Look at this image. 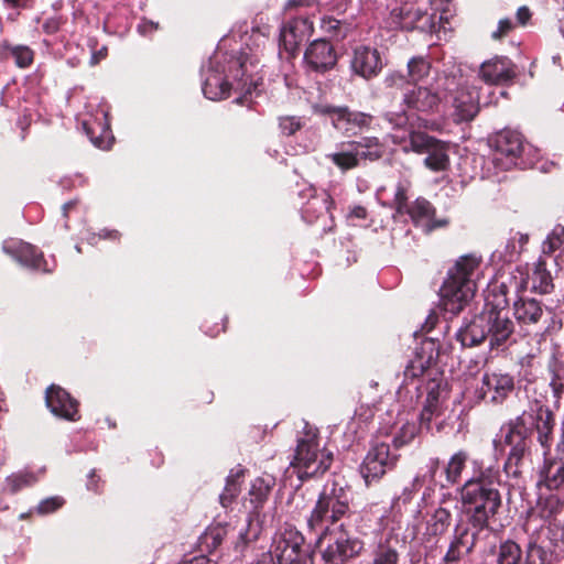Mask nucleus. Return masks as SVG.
Listing matches in <instances>:
<instances>
[{
	"label": "nucleus",
	"mask_w": 564,
	"mask_h": 564,
	"mask_svg": "<svg viewBox=\"0 0 564 564\" xmlns=\"http://www.w3.org/2000/svg\"><path fill=\"white\" fill-rule=\"evenodd\" d=\"M333 460V453L319 447L318 435L307 432L297 440L291 466L297 477L304 481L324 475L330 468Z\"/></svg>",
	"instance_id": "nucleus-5"
},
{
	"label": "nucleus",
	"mask_w": 564,
	"mask_h": 564,
	"mask_svg": "<svg viewBox=\"0 0 564 564\" xmlns=\"http://www.w3.org/2000/svg\"><path fill=\"white\" fill-rule=\"evenodd\" d=\"M419 397L425 392L424 402L436 403L442 405L447 397V381L442 372L435 371L423 384L415 387Z\"/></svg>",
	"instance_id": "nucleus-31"
},
{
	"label": "nucleus",
	"mask_w": 564,
	"mask_h": 564,
	"mask_svg": "<svg viewBox=\"0 0 564 564\" xmlns=\"http://www.w3.org/2000/svg\"><path fill=\"white\" fill-rule=\"evenodd\" d=\"M383 84H384L386 88L393 89V90H404V93L406 91V89H410V87L412 86L408 76L400 72L389 73L386 76Z\"/></svg>",
	"instance_id": "nucleus-51"
},
{
	"label": "nucleus",
	"mask_w": 564,
	"mask_h": 564,
	"mask_svg": "<svg viewBox=\"0 0 564 564\" xmlns=\"http://www.w3.org/2000/svg\"><path fill=\"white\" fill-rule=\"evenodd\" d=\"M66 22L67 19L62 14L50 17L43 22L42 30L45 34L53 35L56 34Z\"/></svg>",
	"instance_id": "nucleus-57"
},
{
	"label": "nucleus",
	"mask_w": 564,
	"mask_h": 564,
	"mask_svg": "<svg viewBox=\"0 0 564 564\" xmlns=\"http://www.w3.org/2000/svg\"><path fill=\"white\" fill-rule=\"evenodd\" d=\"M481 262L480 256L464 254L448 270L440 289L441 306L445 312L457 315L474 297L477 289L475 276Z\"/></svg>",
	"instance_id": "nucleus-4"
},
{
	"label": "nucleus",
	"mask_w": 564,
	"mask_h": 564,
	"mask_svg": "<svg viewBox=\"0 0 564 564\" xmlns=\"http://www.w3.org/2000/svg\"><path fill=\"white\" fill-rule=\"evenodd\" d=\"M338 54L333 43L326 39L312 41L305 48L303 66L307 73L325 75L335 69Z\"/></svg>",
	"instance_id": "nucleus-17"
},
{
	"label": "nucleus",
	"mask_w": 564,
	"mask_h": 564,
	"mask_svg": "<svg viewBox=\"0 0 564 564\" xmlns=\"http://www.w3.org/2000/svg\"><path fill=\"white\" fill-rule=\"evenodd\" d=\"M551 387L556 399H561L564 392V368L554 371L551 379Z\"/></svg>",
	"instance_id": "nucleus-62"
},
{
	"label": "nucleus",
	"mask_w": 564,
	"mask_h": 564,
	"mask_svg": "<svg viewBox=\"0 0 564 564\" xmlns=\"http://www.w3.org/2000/svg\"><path fill=\"white\" fill-rule=\"evenodd\" d=\"M36 482V477L32 473H15L6 478V488L12 495L20 490L31 487Z\"/></svg>",
	"instance_id": "nucleus-44"
},
{
	"label": "nucleus",
	"mask_w": 564,
	"mask_h": 564,
	"mask_svg": "<svg viewBox=\"0 0 564 564\" xmlns=\"http://www.w3.org/2000/svg\"><path fill=\"white\" fill-rule=\"evenodd\" d=\"M532 291L539 294H550L554 290L553 279L545 262L540 261L531 275Z\"/></svg>",
	"instance_id": "nucleus-38"
},
{
	"label": "nucleus",
	"mask_w": 564,
	"mask_h": 564,
	"mask_svg": "<svg viewBox=\"0 0 564 564\" xmlns=\"http://www.w3.org/2000/svg\"><path fill=\"white\" fill-rule=\"evenodd\" d=\"M384 152L382 143L377 137H361L358 140L343 141L338 151L329 153L326 158L341 172L360 166L362 160L377 161Z\"/></svg>",
	"instance_id": "nucleus-8"
},
{
	"label": "nucleus",
	"mask_w": 564,
	"mask_h": 564,
	"mask_svg": "<svg viewBox=\"0 0 564 564\" xmlns=\"http://www.w3.org/2000/svg\"><path fill=\"white\" fill-rule=\"evenodd\" d=\"M324 33L336 40H344L348 33V24L333 17H324L321 22Z\"/></svg>",
	"instance_id": "nucleus-45"
},
{
	"label": "nucleus",
	"mask_w": 564,
	"mask_h": 564,
	"mask_svg": "<svg viewBox=\"0 0 564 564\" xmlns=\"http://www.w3.org/2000/svg\"><path fill=\"white\" fill-rule=\"evenodd\" d=\"M547 531L551 534L550 540L556 545L558 542L564 541V524L555 519L549 521Z\"/></svg>",
	"instance_id": "nucleus-61"
},
{
	"label": "nucleus",
	"mask_w": 564,
	"mask_h": 564,
	"mask_svg": "<svg viewBox=\"0 0 564 564\" xmlns=\"http://www.w3.org/2000/svg\"><path fill=\"white\" fill-rule=\"evenodd\" d=\"M516 379L501 370L485 372L481 384L476 389V398L486 404H502L514 391Z\"/></svg>",
	"instance_id": "nucleus-13"
},
{
	"label": "nucleus",
	"mask_w": 564,
	"mask_h": 564,
	"mask_svg": "<svg viewBox=\"0 0 564 564\" xmlns=\"http://www.w3.org/2000/svg\"><path fill=\"white\" fill-rule=\"evenodd\" d=\"M400 557L398 539L388 535L381 539L372 550L370 564H399Z\"/></svg>",
	"instance_id": "nucleus-34"
},
{
	"label": "nucleus",
	"mask_w": 564,
	"mask_h": 564,
	"mask_svg": "<svg viewBox=\"0 0 564 564\" xmlns=\"http://www.w3.org/2000/svg\"><path fill=\"white\" fill-rule=\"evenodd\" d=\"M318 4L319 0H286L283 6V12L285 14H291L292 12H297L302 9L318 7Z\"/></svg>",
	"instance_id": "nucleus-56"
},
{
	"label": "nucleus",
	"mask_w": 564,
	"mask_h": 564,
	"mask_svg": "<svg viewBox=\"0 0 564 564\" xmlns=\"http://www.w3.org/2000/svg\"><path fill=\"white\" fill-rule=\"evenodd\" d=\"M373 116L368 112L352 110L348 106H343L341 113L335 118L334 128L340 131L345 137L357 135L359 131L370 129Z\"/></svg>",
	"instance_id": "nucleus-26"
},
{
	"label": "nucleus",
	"mask_w": 564,
	"mask_h": 564,
	"mask_svg": "<svg viewBox=\"0 0 564 564\" xmlns=\"http://www.w3.org/2000/svg\"><path fill=\"white\" fill-rule=\"evenodd\" d=\"M432 65L427 57L413 56L408 62V78L411 85H417V83L424 80L431 72Z\"/></svg>",
	"instance_id": "nucleus-43"
},
{
	"label": "nucleus",
	"mask_w": 564,
	"mask_h": 564,
	"mask_svg": "<svg viewBox=\"0 0 564 564\" xmlns=\"http://www.w3.org/2000/svg\"><path fill=\"white\" fill-rule=\"evenodd\" d=\"M383 66L381 53L376 47L358 45L351 52L349 69L355 76L371 80L380 75Z\"/></svg>",
	"instance_id": "nucleus-18"
},
{
	"label": "nucleus",
	"mask_w": 564,
	"mask_h": 564,
	"mask_svg": "<svg viewBox=\"0 0 564 564\" xmlns=\"http://www.w3.org/2000/svg\"><path fill=\"white\" fill-rule=\"evenodd\" d=\"M393 204L397 213L401 215L404 214L410 206V203L408 202L406 187L401 183L397 185Z\"/></svg>",
	"instance_id": "nucleus-55"
},
{
	"label": "nucleus",
	"mask_w": 564,
	"mask_h": 564,
	"mask_svg": "<svg viewBox=\"0 0 564 564\" xmlns=\"http://www.w3.org/2000/svg\"><path fill=\"white\" fill-rule=\"evenodd\" d=\"M508 291L509 289L505 283L496 285L495 289L492 290L495 301L492 303H487L489 304L488 308L503 311L509 305V300L507 297Z\"/></svg>",
	"instance_id": "nucleus-53"
},
{
	"label": "nucleus",
	"mask_w": 564,
	"mask_h": 564,
	"mask_svg": "<svg viewBox=\"0 0 564 564\" xmlns=\"http://www.w3.org/2000/svg\"><path fill=\"white\" fill-rule=\"evenodd\" d=\"M522 547L511 539L501 541L494 553V564H522Z\"/></svg>",
	"instance_id": "nucleus-36"
},
{
	"label": "nucleus",
	"mask_w": 564,
	"mask_h": 564,
	"mask_svg": "<svg viewBox=\"0 0 564 564\" xmlns=\"http://www.w3.org/2000/svg\"><path fill=\"white\" fill-rule=\"evenodd\" d=\"M314 24L308 15H294L285 20L280 28L279 48L284 52L286 58H294L302 42L312 35Z\"/></svg>",
	"instance_id": "nucleus-14"
},
{
	"label": "nucleus",
	"mask_w": 564,
	"mask_h": 564,
	"mask_svg": "<svg viewBox=\"0 0 564 564\" xmlns=\"http://www.w3.org/2000/svg\"><path fill=\"white\" fill-rule=\"evenodd\" d=\"M245 469H231L227 477L226 486L224 491L219 496V500L223 507L227 508L238 497L240 492V479L245 476Z\"/></svg>",
	"instance_id": "nucleus-40"
},
{
	"label": "nucleus",
	"mask_w": 564,
	"mask_h": 564,
	"mask_svg": "<svg viewBox=\"0 0 564 564\" xmlns=\"http://www.w3.org/2000/svg\"><path fill=\"white\" fill-rule=\"evenodd\" d=\"M489 144L494 149L497 162L506 160L505 167L509 169L516 164V161L523 152V135L512 129H502L489 139Z\"/></svg>",
	"instance_id": "nucleus-20"
},
{
	"label": "nucleus",
	"mask_w": 564,
	"mask_h": 564,
	"mask_svg": "<svg viewBox=\"0 0 564 564\" xmlns=\"http://www.w3.org/2000/svg\"><path fill=\"white\" fill-rule=\"evenodd\" d=\"M65 503L64 498L59 496L43 499L36 507V512L41 516L50 514L61 509Z\"/></svg>",
	"instance_id": "nucleus-54"
},
{
	"label": "nucleus",
	"mask_w": 564,
	"mask_h": 564,
	"mask_svg": "<svg viewBox=\"0 0 564 564\" xmlns=\"http://www.w3.org/2000/svg\"><path fill=\"white\" fill-rule=\"evenodd\" d=\"M227 533V525L216 524L208 527L199 536L200 549L207 552L215 551L223 543Z\"/></svg>",
	"instance_id": "nucleus-41"
},
{
	"label": "nucleus",
	"mask_w": 564,
	"mask_h": 564,
	"mask_svg": "<svg viewBox=\"0 0 564 564\" xmlns=\"http://www.w3.org/2000/svg\"><path fill=\"white\" fill-rule=\"evenodd\" d=\"M231 85L221 73L208 68L203 83V94L210 100H219L229 97Z\"/></svg>",
	"instance_id": "nucleus-32"
},
{
	"label": "nucleus",
	"mask_w": 564,
	"mask_h": 564,
	"mask_svg": "<svg viewBox=\"0 0 564 564\" xmlns=\"http://www.w3.org/2000/svg\"><path fill=\"white\" fill-rule=\"evenodd\" d=\"M502 485L499 468L488 466L475 470L458 490L466 519L490 531V520L502 508Z\"/></svg>",
	"instance_id": "nucleus-3"
},
{
	"label": "nucleus",
	"mask_w": 564,
	"mask_h": 564,
	"mask_svg": "<svg viewBox=\"0 0 564 564\" xmlns=\"http://www.w3.org/2000/svg\"><path fill=\"white\" fill-rule=\"evenodd\" d=\"M489 304L485 305L487 319H489L488 340L490 350L503 351L511 343V337L514 333V323L502 314V311L496 308H488Z\"/></svg>",
	"instance_id": "nucleus-23"
},
{
	"label": "nucleus",
	"mask_w": 564,
	"mask_h": 564,
	"mask_svg": "<svg viewBox=\"0 0 564 564\" xmlns=\"http://www.w3.org/2000/svg\"><path fill=\"white\" fill-rule=\"evenodd\" d=\"M484 532L489 530L477 527L467 519L458 520L453 528L442 564H459L466 556L471 555Z\"/></svg>",
	"instance_id": "nucleus-11"
},
{
	"label": "nucleus",
	"mask_w": 564,
	"mask_h": 564,
	"mask_svg": "<svg viewBox=\"0 0 564 564\" xmlns=\"http://www.w3.org/2000/svg\"><path fill=\"white\" fill-rule=\"evenodd\" d=\"M441 99L438 93L431 90L429 87L412 85L403 94L402 104L409 109L429 112L438 106Z\"/></svg>",
	"instance_id": "nucleus-28"
},
{
	"label": "nucleus",
	"mask_w": 564,
	"mask_h": 564,
	"mask_svg": "<svg viewBox=\"0 0 564 564\" xmlns=\"http://www.w3.org/2000/svg\"><path fill=\"white\" fill-rule=\"evenodd\" d=\"M247 58L245 55L240 54L239 56H232L228 61V74L226 79L231 78L234 83H231V88L236 91L243 93L242 96H239L235 99V102L238 105H243L247 96L251 95L252 91L257 89V82L248 74V66L246 63Z\"/></svg>",
	"instance_id": "nucleus-25"
},
{
	"label": "nucleus",
	"mask_w": 564,
	"mask_h": 564,
	"mask_svg": "<svg viewBox=\"0 0 564 564\" xmlns=\"http://www.w3.org/2000/svg\"><path fill=\"white\" fill-rule=\"evenodd\" d=\"M102 488V480L97 475L96 470L93 469L88 475L87 489L94 492H100Z\"/></svg>",
	"instance_id": "nucleus-64"
},
{
	"label": "nucleus",
	"mask_w": 564,
	"mask_h": 564,
	"mask_svg": "<svg viewBox=\"0 0 564 564\" xmlns=\"http://www.w3.org/2000/svg\"><path fill=\"white\" fill-rule=\"evenodd\" d=\"M7 8L15 10H30L34 7L35 0H3Z\"/></svg>",
	"instance_id": "nucleus-63"
},
{
	"label": "nucleus",
	"mask_w": 564,
	"mask_h": 564,
	"mask_svg": "<svg viewBox=\"0 0 564 564\" xmlns=\"http://www.w3.org/2000/svg\"><path fill=\"white\" fill-rule=\"evenodd\" d=\"M516 28V24L508 18L501 19L498 22V28L491 33L494 40H502L508 36Z\"/></svg>",
	"instance_id": "nucleus-60"
},
{
	"label": "nucleus",
	"mask_w": 564,
	"mask_h": 564,
	"mask_svg": "<svg viewBox=\"0 0 564 564\" xmlns=\"http://www.w3.org/2000/svg\"><path fill=\"white\" fill-rule=\"evenodd\" d=\"M555 414L545 404L535 400L520 415L506 423L503 444L509 453L503 463L507 477L519 479L523 474L524 459L531 455L533 445L532 434L536 433V441L549 455L554 442Z\"/></svg>",
	"instance_id": "nucleus-2"
},
{
	"label": "nucleus",
	"mask_w": 564,
	"mask_h": 564,
	"mask_svg": "<svg viewBox=\"0 0 564 564\" xmlns=\"http://www.w3.org/2000/svg\"><path fill=\"white\" fill-rule=\"evenodd\" d=\"M438 356L440 344L437 340L432 338H425L422 340L414 358L405 366L402 388H405L410 383L420 381L421 377L429 379L435 372L431 369V366L437 360Z\"/></svg>",
	"instance_id": "nucleus-16"
},
{
	"label": "nucleus",
	"mask_w": 564,
	"mask_h": 564,
	"mask_svg": "<svg viewBox=\"0 0 564 564\" xmlns=\"http://www.w3.org/2000/svg\"><path fill=\"white\" fill-rule=\"evenodd\" d=\"M543 313V304L535 299L519 297L513 303V315L520 325H536Z\"/></svg>",
	"instance_id": "nucleus-30"
},
{
	"label": "nucleus",
	"mask_w": 564,
	"mask_h": 564,
	"mask_svg": "<svg viewBox=\"0 0 564 564\" xmlns=\"http://www.w3.org/2000/svg\"><path fill=\"white\" fill-rule=\"evenodd\" d=\"M310 193L308 200L302 207V217L307 223H314L330 213L334 200L326 192L316 194L315 189H310Z\"/></svg>",
	"instance_id": "nucleus-29"
},
{
	"label": "nucleus",
	"mask_w": 564,
	"mask_h": 564,
	"mask_svg": "<svg viewBox=\"0 0 564 564\" xmlns=\"http://www.w3.org/2000/svg\"><path fill=\"white\" fill-rule=\"evenodd\" d=\"M404 214L409 215L414 227L420 228L425 235L446 228L451 224L447 217L437 218L435 206L422 196L411 202Z\"/></svg>",
	"instance_id": "nucleus-19"
},
{
	"label": "nucleus",
	"mask_w": 564,
	"mask_h": 564,
	"mask_svg": "<svg viewBox=\"0 0 564 564\" xmlns=\"http://www.w3.org/2000/svg\"><path fill=\"white\" fill-rule=\"evenodd\" d=\"M83 129L95 147L99 149L106 148V140L104 134L107 133V131L100 122H97L96 120L84 121Z\"/></svg>",
	"instance_id": "nucleus-46"
},
{
	"label": "nucleus",
	"mask_w": 564,
	"mask_h": 564,
	"mask_svg": "<svg viewBox=\"0 0 564 564\" xmlns=\"http://www.w3.org/2000/svg\"><path fill=\"white\" fill-rule=\"evenodd\" d=\"M313 111L319 116H327L330 119L332 126L334 127V120L343 111V106H333L328 104H317L313 106Z\"/></svg>",
	"instance_id": "nucleus-59"
},
{
	"label": "nucleus",
	"mask_w": 564,
	"mask_h": 564,
	"mask_svg": "<svg viewBox=\"0 0 564 564\" xmlns=\"http://www.w3.org/2000/svg\"><path fill=\"white\" fill-rule=\"evenodd\" d=\"M541 482L549 490H560L564 488V459L545 458L541 469Z\"/></svg>",
	"instance_id": "nucleus-33"
},
{
	"label": "nucleus",
	"mask_w": 564,
	"mask_h": 564,
	"mask_svg": "<svg viewBox=\"0 0 564 564\" xmlns=\"http://www.w3.org/2000/svg\"><path fill=\"white\" fill-rule=\"evenodd\" d=\"M420 427L413 422L404 423L393 437L395 448H401L410 444L417 435Z\"/></svg>",
	"instance_id": "nucleus-48"
},
{
	"label": "nucleus",
	"mask_w": 564,
	"mask_h": 564,
	"mask_svg": "<svg viewBox=\"0 0 564 564\" xmlns=\"http://www.w3.org/2000/svg\"><path fill=\"white\" fill-rule=\"evenodd\" d=\"M410 149L417 154H426L424 166L434 172H446L451 166L449 143L422 131L412 130L409 133Z\"/></svg>",
	"instance_id": "nucleus-12"
},
{
	"label": "nucleus",
	"mask_w": 564,
	"mask_h": 564,
	"mask_svg": "<svg viewBox=\"0 0 564 564\" xmlns=\"http://www.w3.org/2000/svg\"><path fill=\"white\" fill-rule=\"evenodd\" d=\"M399 460V455L392 454L387 443H378L370 447L360 465V474L367 486L378 482Z\"/></svg>",
	"instance_id": "nucleus-15"
},
{
	"label": "nucleus",
	"mask_w": 564,
	"mask_h": 564,
	"mask_svg": "<svg viewBox=\"0 0 564 564\" xmlns=\"http://www.w3.org/2000/svg\"><path fill=\"white\" fill-rule=\"evenodd\" d=\"M453 516L445 507L436 508L426 522V533L433 538H440L447 533L452 525Z\"/></svg>",
	"instance_id": "nucleus-37"
},
{
	"label": "nucleus",
	"mask_w": 564,
	"mask_h": 564,
	"mask_svg": "<svg viewBox=\"0 0 564 564\" xmlns=\"http://www.w3.org/2000/svg\"><path fill=\"white\" fill-rule=\"evenodd\" d=\"M479 76L489 85H507L517 77V66L507 56H495L480 65Z\"/></svg>",
	"instance_id": "nucleus-24"
},
{
	"label": "nucleus",
	"mask_w": 564,
	"mask_h": 564,
	"mask_svg": "<svg viewBox=\"0 0 564 564\" xmlns=\"http://www.w3.org/2000/svg\"><path fill=\"white\" fill-rule=\"evenodd\" d=\"M564 243V226L556 225L551 234L547 236L546 241L544 242V252L553 253L556 250L561 249Z\"/></svg>",
	"instance_id": "nucleus-50"
},
{
	"label": "nucleus",
	"mask_w": 564,
	"mask_h": 564,
	"mask_svg": "<svg viewBox=\"0 0 564 564\" xmlns=\"http://www.w3.org/2000/svg\"><path fill=\"white\" fill-rule=\"evenodd\" d=\"M442 93L444 100L453 108L454 122H468L478 115L480 110L479 95L475 89L464 86L462 77L445 76Z\"/></svg>",
	"instance_id": "nucleus-9"
},
{
	"label": "nucleus",
	"mask_w": 564,
	"mask_h": 564,
	"mask_svg": "<svg viewBox=\"0 0 564 564\" xmlns=\"http://www.w3.org/2000/svg\"><path fill=\"white\" fill-rule=\"evenodd\" d=\"M2 250L26 268L45 273L50 272L43 252L29 242L17 239L6 240L2 245Z\"/></svg>",
	"instance_id": "nucleus-22"
},
{
	"label": "nucleus",
	"mask_w": 564,
	"mask_h": 564,
	"mask_svg": "<svg viewBox=\"0 0 564 564\" xmlns=\"http://www.w3.org/2000/svg\"><path fill=\"white\" fill-rule=\"evenodd\" d=\"M529 241V235L521 234L519 231L514 232V235L510 238L509 242L507 243V249H510L509 253L510 257L513 254H520L523 250V247Z\"/></svg>",
	"instance_id": "nucleus-58"
},
{
	"label": "nucleus",
	"mask_w": 564,
	"mask_h": 564,
	"mask_svg": "<svg viewBox=\"0 0 564 564\" xmlns=\"http://www.w3.org/2000/svg\"><path fill=\"white\" fill-rule=\"evenodd\" d=\"M275 486V478L271 475H263L257 477L249 489V503L251 505V512L247 518L246 528L239 531L238 540L235 544L236 551L243 552L249 543L259 539L261 533V525L258 517L263 509V506L269 499V496Z\"/></svg>",
	"instance_id": "nucleus-7"
},
{
	"label": "nucleus",
	"mask_w": 564,
	"mask_h": 564,
	"mask_svg": "<svg viewBox=\"0 0 564 564\" xmlns=\"http://www.w3.org/2000/svg\"><path fill=\"white\" fill-rule=\"evenodd\" d=\"M468 457V453L464 449H460L451 456L445 467V476L448 485L453 486L459 482Z\"/></svg>",
	"instance_id": "nucleus-39"
},
{
	"label": "nucleus",
	"mask_w": 564,
	"mask_h": 564,
	"mask_svg": "<svg viewBox=\"0 0 564 564\" xmlns=\"http://www.w3.org/2000/svg\"><path fill=\"white\" fill-rule=\"evenodd\" d=\"M304 126V122L300 117L295 116H283L279 118V128L284 135H293L300 131Z\"/></svg>",
	"instance_id": "nucleus-52"
},
{
	"label": "nucleus",
	"mask_w": 564,
	"mask_h": 564,
	"mask_svg": "<svg viewBox=\"0 0 564 564\" xmlns=\"http://www.w3.org/2000/svg\"><path fill=\"white\" fill-rule=\"evenodd\" d=\"M352 497L344 487L334 484L325 487L310 513L307 527L311 531L322 529L315 546H322L321 558L324 564H349L366 551V543L349 530V521L358 517L352 510Z\"/></svg>",
	"instance_id": "nucleus-1"
},
{
	"label": "nucleus",
	"mask_w": 564,
	"mask_h": 564,
	"mask_svg": "<svg viewBox=\"0 0 564 564\" xmlns=\"http://www.w3.org/2000/svg\"><path fill=\"white\" fill-rule=\"evenodd\" d=\"M12 58L19 68L30 67L34 61V51L28 45H13L8 41L0 43V59Z\"/></svg>",
	"instance_id": "nucleus-35"
},
{
	"label": "nucleus",
	"mask_w": 564,
	"mask_h": 564,
	"mask_svg": "<svg viewBox=\"0 0 564 564\" xmlns=\"http://www.w3.org/2000/svg\"><path fill=\"white\" fill-rule=\"evenodd\" d=\"M522 564H551V554L538 543V539L530 538L523 551Z\"/></svg>",
	"instance_id": "nucleus-42"
},
{
	"label": "nucleus",
	"mask_w": 564,
	"mask_h": 564,
	"mask_svg": "<svg viewBox=\"0 0 564 564\" xmlns=\"http://www.w3.org/2000/svg\"><path fill=\"white\" fill-rule=\"evenodd\" d=\"M45 404L58 419L76 422L80 419L79 402L58 384H51L45 390Z\"/></svg>",
	"instance_id": "nucleus-21"
},
{
	"label": "nucleus",
	"mask_w": 564,
	"mask_h": 564,
	"mask_svg": "<svg viewBox=\"0 0 564 564\" xmlns=\"http://www.w3.org/2000/svg\"><path fill=\"white\" fill-rule=\"evenodd\" d=\"M294 525L286 524L273 542L272 554L279 564H314L315 549Z\"/></svg>",
	"instance_id": "nucleus-10"
},
{
	"label": "nucleus",
	"mask_w": 564,
	"mask_h": 564,
	"mask_svg": "<svg viewBox=\"0 0 564 564\" xmlns=\"http://www.w3.org/2000/svg\"><path fill=\"white\" fill-rule=\"evenodd\" d=\"M383 18L389 31L433 33L436 31V14L429 13L416 1L398 0L387 7Z\"/></svg>",
	"instance_id": "nucleus-6"
},
{
	"label": "nucleus",
	"mask_w": 564,
	"mask_h": 564,
	"mask_svg": "<svg viewBox=\"0 0 564 564\" xmlns=\"http://www.w3.org/2000/svg\"><path fill=\"white\" fill-rule=\"evenodd\" d=\"M564 507V502L555 495H551L544 499L541 505V516L545 520H550L558 514Z\"/></svg>",
	"instance_id": "nucleus-49"
},
{
	"label": "nucleus",
	"mask_w": 564,
	"mask_h": 564,
	"mask_svg": "<svg viewBox=\"0 0 564 564\" xmlns=\"http://www.w3.org/2000/svg\"><path fill=\"white\" fill-rule=\"evenodd\" d=\"M444 412L442 405L436 403L423 402V408L420 413V429H424L427 432L432 430V421L441 416Z\"/></svg>",
	"instance_id": "nucleus-47"
},
{
	"label": "nucleus",
	"mask_w": 564,
	"mask_h": 564,
	"mask_svg": "<svg viewBox=\"0 0 564 564\" xmlns=\"http://www.w3.org/2000/svg\"><path fill=\"white\" fill-rule=\"evenodd\" d=\"M488 325L489 319H487L486 308H484L469 323L458 329L456 339L463 347H477L488 339L490 329L487 327Z\"/></svg>",
	"instance_id": "nucleus-27"
}]
</instances>
